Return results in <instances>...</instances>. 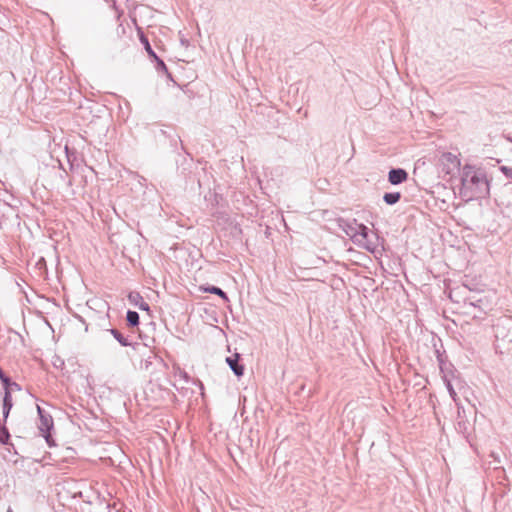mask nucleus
I'll use <instances>...</instances> for the list:
<instances>
[{
  "label": "nucleus",
  "instance_id": "5701e85b",
  "mask_svg": "<svg viewBox=\"0 0 512 512\" xmlns=\"http://www.w3.org/2000/svg\"><path fill=\"white\" fill-rule=\"evenodd\" d=\"M180 43H181V45L187 47L189 45V40L184 38V37H181L180 38Z\"/></svg>",
  "mask_w": 512,
  "mask_h": 512
},
{
  "label": "nucleus",
  "instance_id": "ddd939ff",
  "mask_svg": "<svg viewBox=\"0 0 512 512\" xmlns=\"http://www.w3.org/2000/svg\"><path fill=\"white\" fill-rule=\"evenodd\" d=\"M161 133L170 139V144L175 149L177 148L178 144H180L181 150H183L192 159L191 155L185 150L183 142L178 134H172L171 131L167 130H161Z\"/></svg>",
  "mask_w": 512,
  "mask_h": 512
},
{
  "label": "nucleus",
  "instance_id": "b1692460",
  "mask_svg": "<svg viewBox=\"0 0 512 512\" xmlns=\"http://www.w3.org/2000/svg\"><path fill=\"white\" fill-rule=\"evenodd\" d=\"M151 364V362H149L148 360L145 361V369H148L149 365Z\"/></svg>",
  "mask_w": 512,
  "mask_h": 512
},
{
  "label": "nucleus",
  "instance_id": "412c9836",
  "mask_svg": "<svg viewBox=\"0 0 512 512\" xmlns=\"http://www.w3.org/2000/svg\"><path fill=\"white\" fill-rule=\"evenodd\" d=\"M2 406H3V411H2V413H3V420H4V422H6L7 419H8L9 413H10V411L12 409V406H9V405H2Z\"/></svg>",
  "mask_w": 512,
  "mask_h": 512
},
{
  "label": "nucleus",
  "instance_id": "4be33fe9",
  "mask_svg": "<svg viewBox=\"0 0 512 512\" xmlns=\"http://www.w3.org/2000/svg\"><path fill=\"white\" fill-rule=\"evenodd\" d=\"M500 170L505 174L507 177H512V169L508 168L506 166H502Z\"/></svg>",
  "mask_w": 512,
  "mask_h": 512
},
{
  "label": "nucleus",
  "instance_id": "dca6fc26",
  "mask_svg": "<svg viewBox=\"0 0 512 512\" xmlns=\"http://www.w3.org/2000/svg\"><path fill=\"white\" fill-rule=\"evenodd\" d=\"M111 335L118 341V343L123 347L132 346V342L129 341L128 337H125L119 330L115 328H111L109 330Z\"/></svg>",
  "mask_w": 512,
  "mask_h": 512
},
{
  "label": "nucleus",
  "instance_id": "6ab92c4d",
  "mask_svg": "<svg viewBox=\"0 0 512 512\" xmlns=\"http://www.w3.org/2000/svg\"><path fill=\"white\" fill-rule=\"evenodd\" d=\"M10 440V433L5 424H0V443L3 445L8 444Z\"/></svg>",
  "mask_w": 512,
  "mask_h": 512
},
{
  "label": "nucleus",
  "instance_id": "393cba45",
  "mask_svg": "<svg viewBox=\"0 0 512 512\" xmlns=\"http://www.w3.org/2000/svg\"><path fill=\"white\" fill-rule=\"evenodd\" d=\"M65 151H66V154H67L68 161H70L69 154H68V148L67 147L65 148Z\"/></svg>",
  "mask_w": 512,
  "mask_h": 512
},
{
  "label": "nucleus",
  "instance_id": "9b49d317",
  "mask_svg": "<svg viewBox=\"0 0 512 512\" xmlns=\"http://www.w3.org/2000/svg\"><path fill=\"white\" fill-rule=\"evenodd\" d=\"M128 300L132 305L137 306L142 311H149L150 309L149 304L146 301H144L143 297L140 295L139 292H130L128 294Z\"/></svg>",
  "mask_w": 512,
  "mask_h": 512
},
{
  "label": "nucleus",
  "instance_id": "a878e982",
  "mask_svg": "<svg viewBox=\"0 0 512 512\" xmlns=\"http://www.w3.org/2000/svg\"><path fill=\"white\" fill-rule=\"evenodd\" d=\"M470 305H472L474 307L478 306L475 302H470Z\"/></svg>",
  "mask_w": 512,
  "mask_h": 512
},
{
  "label": "nucleus",
  "instance_id": "7ed1b4c3",
  "mask_svg": "<svg viewBox=\"0 0 512 512\" xmlns=\"http://www.w3.org/2000/svg\"><path fill=\"white\" fill-rule=\"evenodd\" d=\"M37 413H38L39 420H40V424H39L38 428H39L42 436L44 437L47 445L49 447L56 446V442L51 435V431L54 428L52 416L49 413H47L43 408H41L39 405L37 406Z\"/></svg>",
  "mask_w": 512,
  "mask_h": 512
},
{
  "label": "nucleus",
  "instance_id": "423d86ee",
  "mask_svg": "<svg viewBox=\"0 0 512 512\" xmlns=\"http://www.w3.org/2000/svg\"><path fill=\"white\" fill-rule=\"evenodd\" d=\"M408 179V173L403 168H391L388 172V181L392 185H400Z\"/></svg>",
  "mask_w": 512,
  "mask_h": 512
},
{
  "label": "nucleus",
  "instance_id": "a211bd4d",
  "mask_svg": "<svg viewBox=\"0 0 512 512\" xmlns=\"http://www.w3.org/2000/svg\"><path fill=\"white\" fill-rule=\"evenodd\" d=\"M126 321L127 325L130 327H136L140 323V317L138 312L133 310H128L126 313Z\"/></svg>",
  "mask_w": 512,
  "mask_h": 512
},
{
  "label": "nucleus",
  "instance_id": "39448f33",
  "mask_svg": "<svg viewBox=\"0 0 512 512\" xmlns=\"http://www.w3.org/2000/svg\"><path fill=\"white\" fill-rule=\"evenodd\" d=\"M439 160L443 166L442 171L446 174H450L454 169L460 170V160L450 152L442 153Z\"/></svg>",
  "mask_w": 512,
  "mask_h": 512
},
{
  "label": "nucleus",
  "instance_id": "6e6552de",
  "mask_svg": "<svg viewBox=\"0 0 512 512\" xmlns=\"http://www.w3.org/2000/svg\"><path fill=\"white\" fill-rule=\"evenodd\" d=\"M226 363L237 377L244 374V366L240 363V354L235 353L232 356L227 357Z\"/></svg>",
  "mask_w": 512,
  "mask_h": 512
},
{
  "label": "nucleus",
  "instance_id": "1a4fd4ad",
  "mask_svg": "<svg viewBox=\"0 0 512 512\" xmlns=\"http://www.w3.org/2000/svg\"><path fill=\"white\" fill-rule=\"evenodd\" d=\"M437 353H439V351H437ZM437 359H438V362H439V366H440V369L441 371L443 372V380H444V383H445V386L449 392V395L450 397L456 402L457 400V393L451 383V380L448 378V375L445 373V369H444V366H445V363L442 359V356L440 354L437 355Z\"/></svg>",
  "mask_w": 512,
  "mask_h": 512
},
{
  "label": "nucleus",
  "instance_id": "bb28decb",
  "mask_svg": "<svg viewBox=\"0 0 512 512\" xmlns=\"http://www.w3.org/2000/svg\"><path fill=\"white\" fill-rule=\"evenodd\" d=\"M7 512H14V511H13V509H12L11 507H9V508L7 509Z\"/></svg>",
  "mask_w": 512,
  "mask_h": 512
},
{
  "label": "nucleus",
  "instance_id": "f257e3e1",
  "mask_svg": "<svg viewBox=\"0 0 512 512\" xmlns=\"http://www.w3.org/2000/svg\"><path fill=\"white\" fill-rule=\"evenodd\" d=\"M460 182L459 195L465 202L486 198L490 194V184L482 168L465 164L460 169Z\"/></svg>",
  "mask_w": 512,
  "mask_h": 512
},
{
  "label": "nucleus",
  "instance_id": "f8f14e48",
  "mask_svg": "<svg viewBox=\"0 0 512 512\" xmlns=\"http://www.w3.org/2000/svg\"><path fill=\"white\" fill-rule=\"evenodd\" d=\"M372 231L364 224L358 223L356 229L355 244H362L363 239H367V237L372 235Z\"/></svg>",
  "mask_w": 512,
  "mask_h": 512
},
{
  "label": "nucleus",
  "instance_id": "0eeeda50",
  "mask_svg": "<svg viewBox=\"0 0 512 512\" xmlns=\"http://www.w3.org/2000/svg\"><path fill=\"white\" fill-rule=\"evenodd\" d=\"M338 226L351 238L352 241H355L356 229L358 226L356 219L346 220L341 218L338 220Z\"/></svg>",
  "mask_w": 512,
  "mask_h": 512
},
{
  "label": "nucleus",
  "instance_id": "2eb2a0df",
  "mask_svg": "<svg viewBox=\"0 0 512 512\" xmlns=\"http://www.w3.org/2000/svg\"><path fill=\"white\" fill-rule=\"evenodd\" d=\"M0 381L3 384L4 392L5 391H13L17 390L20 391L21 387L18 383L11 380L10 377H8L5 373H3V376H1Z\"/></svg>",
  "mask_w": 512,
  "mask_h": 512
},
{
  "label": "nucleus",
  "instance_id": "20e7f679",
  "mask_svg": "<svg viewBox=\"0 0 512 512\" xmlns=\"http://www.w3.org/2000/svg\"><path fill=\"white\" fill-rule=\"evenodd\" d=\"M139 41L143 45L144 50L147 52L149 58L151 61L155 63V69L158 72H163L166 74V76L169 79H172L171 73L168 71V68L165 64V62L156 54V52L153 50L148 37L142 32L139 31Z\"/></svg>",
  "mask_w": 512,
  "mask_h": 512
},
{
  "label": "nucleus",
  "instance_id": "4468645a",
  "mask_svg": "<svg viewBox=\"0 0 512 512\" xmlns=\"http://www.w3.org/2000/svg\"><path fill=\"white\" fill-rule=\"evenodd\" d=\"M200 289L203 292L215 294L221 297L225 302H229V297L225 291H223L220 287L214 286V285H205L201 286Z\"/></svg>",
  "mask_w": 512,
  "mask_h": 512
},
{
  "label": "nucleus",
  "instance_id": "f03ea898",
  "mask_svg": "<svg viewBox=\"0 0 512 512\" xmlns=\"http://www.w3.org/2000/svg\"><path fill=\"white\" fill-rule=\"evenodd\" d=\"M211 184H215L214 179L203 170V176L198 178L200 193L204 194L205 201L211 206H217L222 197L216 192L215 187L213 189L211 188Z\"/></svg>",
  "mask_w": 512,
  "mask_h": 512
},
{
  "label": "nucleus",
  "instance_id": "aec40b11",
  "mask_svg": "<svg viewBox=\"0 0 512 512\" xmlns=\"http://www.w3.org/2000/svg\"><path fill=\"white\" fill-rule=\"evenodd\" d=\"M2 405H9L13 407V401H12V394L11 391H5L3 396V404Z\"/></svg>",
  "mask_w": 512,
  "mask_h": 512
},
{
  "label": "nucleus",
  "instance_id": "f3484780",
  "mask_svg": "<svg viewBox=\"0 0 512 512\" xmlns=\"http://www.w3.org/2000/svg\"><path fill=\"white\" fill-rule=\"evenodd\" d=\"M401 199V193L400 192H386L383 195V201L387 205H395L398 203Z\"/></svg>",
  "mask_w": 512,
  "mask_h": 512
},
{
  "label": "nucleus",
  "instance_id": "9d476101",
  "mask_svg": "<svg viewBox=\"0 0 512 512\" xmlns=\"http://www.w3.org/2000/svg\"><path fill=\"white\" fill-rule=\"evenodd\" d=\"M379 240H380V237L376 233H372V235L367 237V239H363L362 244H358V245L362 246L367 251H369L373 254H376L379 252V250H378Z\"/></svg>",
  "mask_w": 512,
  "mask_h": 512
}]
</instances>
